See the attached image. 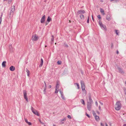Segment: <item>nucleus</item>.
Returning a JSON list of instances; mask_svg holds the SVG:
<instances>
[{"mask_svg":"<svg viewBox=\"0 0 126 126\" xmlns=\"http://www.w3.org/2000/svg\"><path fill=\"white\" fill-rule=\"evenodd\" d=\"M121 107V105L120 102L117 101L115 105V110H119Z\"/></svg>","mask_w":126,"mask_h":126,"instance_id":"1","label":"nucleus"},{"mask_svg":"<svg viewBox=\"0 0 126 126\" xmlns=\"http://www.w3.org/2000/svg\"><path fill=\"white\" fill-rule=\"evenodd\" d=\"M99 24L101 29L103 30L106 31L107 30L106 27V26L103 24L101 21L100 20L99 21Z\"/></svg>","mask_w":126,"mask_h":126,"instance_id":"2","label":"nucleus"},{"mask_svg":"<svg viewBox=\"0 0 126 126\" xmlns=\"http://www.w3.org/2000/svg\"><path fill=\"white\" fill-rule=\"evenodd\" d=\"M39 38L38 36L36 34L33 35L32 37V40L33 41H36Z\"/></svg>","mask_w":126,"mask_h":126,"instance_id":"3","label":"nucleus"},{"mask_svg":"<svg viewBox=\"0 0 126 126\" xmlns=\"http://www.w3.org/2000/svg\"><path fill=\"white\" fill-rule=\"evenodd\" d=\"M31 110L34 114L38 116H39V114L37 110L34 109L32 107L31 108Z\"/></svg>","mask_w":126,"mask_h":126,"instance_id":"4","label":"nucleus"},{"mask_svg":"<svg viewBox=\"0 0 126 126\" xmlns=\"http://www.w3.org/2000/svg\"><path fill=\"white\" fill-rule=\"evenodd\" d=\"M80 19H79V21L80 22H84L85 21L84 17L83 15L81 14L80 15Z\"/></svg>","mask_w":126,"mask_h":126,"instance_id":"5","label":"nucleus"},{"mask_svg":"<svg viewBox=\"0 0 126 126\" xmlns=\"http://www.w3.org/2000/svg\"><path fill=\"white\" fill-rule=\"evenodd\" d=\"M92 104V103H89L88 102L87 104V107L88 110L89 111H90L91 110Z\"/></svg>","mask_w":126,"mask_h":126,"instance_id":"6","label":"nucleus"},{"mask_svg":"<svg viewBox=\"0 0 126 126\" xmlns=\"http://www.w3.org/2000/svg\"><path fill=\"white\" fill-rule=\"evenodd\" d=\"M81 88L82 90H85V85L84 84V82L83 81H81Z\"/></svg>","mask_w":126,"mask_h":126,"instance_id":"7","label":"nucleus"},{"mask_svg":"<svg viewBox=\"0 0 126 126\" xmlns=\"http://www.w3.org/2000/svg\"><path fill=\"white\" fill-rule=\"evenodd\" d=\"M23 94L24 98L26 99V100L28 102V99L27 97V93L26 91L24 90L23 91Z\"/></svg>","mask_w":126,"mask_h":126,"instance_id":"8","label":"nucleus"},{"mask_svg":"<svg viewBox=\"0 0 126 126\" xmlns=\"http://www.w3.org/2000/svg\"><path fill=\"white\" fill-rule=\"evenodd\" d=\"M85 12L83 10H79L78 11V13L79 14H82L84 13Z\"/></svg>","mask_w":126,"mask_h":126,"instance_id":"9","label":"nucleus"},{"mask_svg":"<svg viewBox=\"0 0 126 126\" xmlns=\"http://www.w3.org/2000/svg\"><path fill=\"white\" fill-rule=\"evenodd\" d=\"M45 15L43 16L41 19V23H43L45 21Z\"/></svg>","mask_w":126,"mask_h":126,"instance_id":"10","label":"nucleus"},{"mask_svg":"<svg viewBox=\"0 0 126 126\" xmlns=\"http://www.w3.org/2000/svg\"><path fill=\"white\" fill-rule=\"evenodd\" d=\"M106 19L108 21H110L111 19L110 15H107L106 16Z\"/></svg>","mask_w":126,"mask_h":126,"instance_id":"11","label":"nucleus"},{"mask_svg":"<svg viewBox=\"0 0 126 126\" xmlns=\"http://www.w3.org/2000/svg\"><path fill=\"white\" fill-rule=\"evenodd\" d=\"M59 92L61 94V97L63 100H65V98L63 94V92L59 90Z\"/></svg>","mask_w":126,"mask_h":126,"instance_id":"12","label":"nucleus"},{"mask_svg":"<svg viewBox=\"0 0 126 126\" xmlns=\"http://www.w3.org/2000/svg\"><path fill=\"white\" fill-rule=\"evenodd\" d=\"M14 9L15 8H12V9L11 10L10 12V14L11 15L10 16V17H12L13 16V11L14 10Z\"/></svg>","mask_w":126,"mask_h":126,"instance_id":"13","label":"nucleus"},{"mask_svg":"<svg viewBox=\"0 0 126 126\" xmlns=\"http://www.w3.org/2000/svg\"><path fill=\"white\" fill-rule=\"evenodd\" d=\"M10 70L11 71H14L15 69V67L13 66H11L10 67Z\"/></svg>","mask_w":126,"mask_h":126,"instance_id":"14","label":"nucleus"},{"mask_svg":"<svg viewBox=\"0 0 126 126\" xmlns=\"http://www.w3.org/2000/svg\"><path fill=\"white\" fill-rule=\"evenodd\" d=\"M118 69L119 72L122 74H123L124 73V71L122 70V69L121 68L118 67Z\"/></svg>","mask_w":126,"mask_h":126,"instance_id":"15","label":"nucleus"},{"mask_svg":"<svg viewBox=\"0 0 126 126\" xmlns=\"http://www.w3.org/2000/svg\"><path fill=\"white\" fill-rule=\"evenodd\" d=\"M60 85V83L59 82H57L56 85V89H58L59 88Z\"/></svg>","mask_w":126,"mask_h":126,"instance_id":"16","label":"nucleus"},{"mask_svg":"<svg viewBox=\"0 0 126 126\" xmlns=\"http://www.w3.org/2000/svg\"><path fill=\"white\" fill-rule=\"evenodd\" d=\"M43 59L42 58H41V63L39 66V67H41L42 66L43 64Z\"/></svg>","mask_w":126,"mask_h":126,"instance_id":"17","label":"nucleus"},{"mask_svg":"<svg viewBox=\"0 0 126 126\" xmlns=\"http://www.w3.org/2000/svg\"><path fill=\"white\" fill-rule=\"evenodd\" d=\"M95 120L97 121H98L99 120V117L98 116H97L96 115H95Z\"/></svg>","mask_w":126,"mask_h":126,"instance_id":"18","label":"nucleus"},{"mask_svg":"<svg viewBox=\"0 0 126 126\" xmlns=\"http://www.w3.org/2000/svg\"><path fill=\"white\" fill-rule=\"evenodd\" d=\"M6 61H4L2 63V66L3 67H4L6 66Z\"/></svg>","mask_w":126,"mask_h":126,"instance_id":"19","label":"nucleus"},{"mask_svg":"<svg viewBox=\"0 0 126 126\" xmlns=\"http://www.w3.org/2000/svg\"><path fill=\"white\" fill-rule=\"evenodd\" d=\"M89 100L90 102H89V103H93V100L92 99H91V96H89Z\"/></svg>","mask_w":126,"mask_h":126,"instance_id":"20","label":"nucleus"},{"mask_svg":"<svg viewBox=\"0 0 126 126\" xmlns=\"http://www.w3.org/2000/svg\"><path fill=\"white\" fill-rule=\"evenodd\" d=\"M83 93V95L84 96H85L86 94V92L85 90H82Z\"/></svg>","mask_w":126,"mask_h":126,"instance_id":"21","label":"nucleus"},{"mask_svg":"<svg viewBox=\"0 0 126 126\" xmlns=\"http://www.w3.org/2000/svg\"><path fill=\"white\" fill-rule=\"evenodd\" d=\"M100 11L101 13H102V14L103 15H104L105 14L104 12V10L102 8H101L100 10Z\"/></svg>","mask_w":126,"mask_h":126,"instance_id":"22","label":"nucleus"},{"mask_svg":"<svg viewBox=\"0 0 126 126\" xmlns=\"http://www.w3.org/2000/svg\"><path fill=\"white\" fill-rule=\"evenodd\" d=\"M26 71L27 73L28 76V77H29L30 73L29 71L28 70V69L27 68H26Z\"/></svg>","mask_w":126,"mask_h":126,"instance_id":"23","label":"nucleus"},{"mask_svg":"<svg viewBox=\"0 0 126 126\" xmlns=\"http://www.w3.org/2000/svg\"><path fill=\"white\" fill-rule=\"evenodd\" d=\"M51 20V19L50 18L49 16H48L47 18V22H48V23Z\"/></svg>","mask_w":126,"mask_h":126,"instance_id":"24","label":"nucleus"},{"mask_svg":"<svg viewBox=\"0 0 126 126\" xmlns=\"http://www.w3.org/2000/svg\"><path fill=\"white\" fill-rule=\"evenodd\" d=\"M12 0H3L4 1H6L8 3H10L11 2Z\"/></svg>","mask_w":126,"mask_h":126,"instance_id":"25","label":"nucleus"},{"mask_svg":"<svg viewBox=\"0 0 126 126\" xmlns=\"http://www.w3.org/2000/svg\"><path fill=\"white\" fill-rule=\"evenodd\" d=\"M74 84L75 85H77L78 87V89H79V86L78 83H75Z\"/></svg>","mask_w":126,"mask_h":126,"instance_id":"26","label":"nucleus"},{"mask_svg":"<svg viewBox=\"0 0 126 126\" xmlns=\"http://www.w3.org/2000/svg\"><path fill=\"white\" fill-rule=\"evenodd\" d=\"M115 31L116 34L117 35H118L119 33V31L118 30H115Z\"/></svg>","mask_w":126,"mask_h":126,"instance_id":"27","label":"nucleus"},{"mask_svg":"<svg viewBox=\"0 0 126 126\" xmlns=\"http://www.w3.org/2000/svg\"><path fill=\"white\" fill-rule=\"evenodd\" d=\"M80 102L83 105H85L84 101L83 99H81L80 100Z\"/></svg>","mask_w":126,"mask_h":126,"instance_id":"28","label":"nucleus"},{"mask_svg":"<svg viewBox=\"0 0 126 126\" xmlns=\"http://www.w3.org/2000/svg\"><path fill=\"white\" fill-rule=\"evenodd\" d=\"M2 13H1V16L0 17V24H1V22L2 21Z\"/></svg>","mask_w":126,"mask_h":126,"instance_id":"29","label":"nucleus"},{"mask_svg":"<svg viewBox=\"0 0 126 126\" xmlns=\"http://www.w3.org/2000/svg\"><path fill=\"white\" fill-rule=\"evenodd\" d=\"M39 121L40 122V123H41L42 124L44 125V126H46L44 125V123L41 122V120L40 119H39Z\"/></svg>","mask_w":126,"mask_h":126,"instance_id":"30","label":"nucleus"},{"mask_svg":"<svg viewBox=\"0 0 126 126\" xmlns=\"http://www.w3.org/2000/svg\"><path fill=\"white\" fill-rule=\"evenodd\" d=\"M57 63L59 64H61L62 62L60 61H58L57 62Z\"/></svg>","mask_w":126,"mask_h":126,"instance_id":"31","label":"nucleus"},{"mask_svg":"<svg viewBox=\"0 0 126 126\" xmlns=\"http://www.w3.org/2000/svg\"><path fill=\"white\" fill-rule=\"evenodd\" d=\"M66 120V118H64L63 119L61 120V121L62 122V121H65Z\"/></svg>","mask_w":126,"mask_h":126,"instance_id":"32","label":"nucleus"},{"mask_svg":"<svg viewBox=\"0 0 126 126\" xmlns=\"http://www.w3.org/2000/svg\"><path fill=\"white\" fill-rule=\"evenodd\" d=\"M58 90H58V89H56L55 93H57L58 92Z\"/></svg>","mask_w":126,"mask_h":126,"instance_id":"33","label":"nucleus"},{"mask_svg":"<svg viewBox=\"0 0 126 126\" xmlns=\"http://www.w3.org/2000/svg\"><path fill=\"white\" fill-rule=\"evenodd\" d=\"M46 87L45 88L43 92H44V94H45L46 93Z\"/></svg>","mask_w":126,"mask_h":126,"instance_id":"34","label":"nucleus"},{"mask_svg":"<svg viewBox=\"0 0 126 126\" xmlns=\"http://www.w3.org/2000/svg\"><path fill=\"white\" fill-rule=\"evenodd\" d=\"M29 125H32V123L29 122H28L27 123Z\"/></svg>","mask_w":126,"mask_h":126,"instance_id":"35","label":"nucleus"},{"mask_svg":"<svg viewBox=\"0 0 126 126\" xmlns=\"http://www.w3.org/2000/svg\"><path fill=\"white\" fill-rule=\"evenodd\" d=\"M52 38H51V40L52 41H53L54 40L53 36V35H52Z\"/></svg>","mask_w":126,"mask_h":126,"instance_id":"36","label":"nucleus"},{"mask_svg":"<svg viewBox=\"0 0 126 126\" xmlns=\"http://www.w3.org/2000/svg\"><path fill=\"white\" fill-rule=\"evenodd\" d=\"M24 120L25 122L27 123L28 122L27 119L26 118H24Z\"/></svg>","mask_w":126,"mask_h":126,"instance_id":"37","label":"nucleus"},{"mask_svg":"<svg viewBox=\"0 0 126 126\" xmlns=\"http://www.w3.org/2000/svg\"><path fill=\"white\" fill-rule=\"evenodd\" d=\"M97 17L99 18V19H100L101 18V17H100V15H98L97 16Z\"/></svg>","mask_w":126,"mask_h":126,"instance_id":"38","label":"nucleus"},{"mask_svg":"<svg viewBox=\"0 0 126 126\" xmlns=\"http://www.w3.org/2000/svg\"><path fill=\"white\" fill-rule=\"evenodd\" d=\"M87 22L88 23H89V16H88V18L87 20Z\"/></svg>","mask_w":126,"mask_h":126,"instance_id":"39","label":"nucleus"},{"mask_svg":"<svg viewBox=\"0 0 126 126\" xmlns=\"http://www.w3.org/2000/svg\"><path fill=\"white\" fill-rule=\"evenodd\" d=\"M67 117L70 119H71V116L70 115H68L67 116Z\"/></svg>","mask_w":126,"mask_h":126,"instance_id":"40","label":"nucleus"},{"mask_svg":"<svg viewBox=\"0 0 126 126\" xmlns=\"http://www.w3.org/2000/svg\"><path fill=\"white\" fill-rule=\"evenodd\" d=\"M95 104L96 106H98V103L96 101L95 102Z\"/></svg>","mask_w":126,"mask_h":126,"instance_id":"41","label":"nucleus"},{"mask_svg":"<svg viewBox=\"0 0 126 126\" xmlns=\"http://www.w3.org/2000/svg\"><path fill=\"white\" fill-rule=\"evenodd\" d=\"M86 115L88 116V117L90 118V116L88 114H87V113H86Z\"/></svg>","mask_w":126,"mask_h":126,"instance_id":"42","label":"nucleus"},{"mask_svg":"<svg viewBox=\"0 0 126 126\" xmlns=\"http://www.w3.org/2000/svg\"><path fill=\"white\" fill-rule=\"evenodd\" d=\"M64 46L66 47H68V45L66 44H64Z\"/></svg>","mask_w":126,"mask_h":126,"instance_id":"43","label":"nucleus"},{"mask_svg":"<svg viewBox=\"0 0 126 126\" xmlns=\"http://www.w3.org/2000/svg\"><path fill=\"white\" fill-rule=\"evenodd\" d=\"M99 109L100 110H101V108L100 106L99 107Z\"/></svg>","mask_w":126,"mask_h":126,"instance_id":"44","label":"nucleus"},{"mask_svg":"<svg viewBox=\"0 0 126 126\" xmlns=\"http://www.w3.org/2000/svg\"><path fill=\"white\" fill-rule=\"evenodd\" d=\"M93 114L94 116L95 117V115H96V113L94 112H93Z\"/></svg>","mask_w":126,"mask_h":126,"instance_id":"45","label":"nucleus"},{"mask_svg":"<svg viewBox=\"0 0 126 126\" xmlns=\"http://www.w3.org/2000/svg\"><path fill=\"white\" fill-rule=\"evenodd\" d=\"M101 126H104V124L102 123H101Z\"/></svg>","mask_w":126,"mask_h":126,"instance_id":"46","label":"nucleus"},{"mask_svg":"<svg viewBox=\"0 0 126 126\" xmlns=\"http://www.w3.org/2000/svg\"><path fill=\"white\" fill-rule=\"evenodd\" d=\"M64 123V122H63V121H62V122H61V124H63Z\"/></svg>","mask_w":126,"mask_h":126,"instance_id":"47","label":"nucleus"},{"mask_svg":"<svg viewBox=\"0 0 126 126\" xmlns=\"http://www.w3.org/2000/svg\"><path fill=\"white\" fill-rule=\"evenodd\" d=\"M51 85H49L48 86V88H50L51 87Z\"/></svg>","mask_w":126,"mask_h":126,"instance_id":"48","label":"nucleus"},{"mask_svg":"<svg viewBox=\"0 0 126 126\" xmlns=\"http://www.w3.org/2000/svg\"><path fill=\"white\" fill-rule=\"evenodd\" d=\"M100 104H101V105H103V103L101 102H100Z\"/></svg>","mask_w":126,"mask_h":126,"instance_id":"49","label":"nucleus"},{"mask_svg":"<svg viewBox=\"0 0 126 126\" xmlns=\"http://www.w3.org/2000/svg\"><path fill=\"white\" fill-rule=\"evenodd\" d=\"M44 83H45V87H46V83H45V82H44Z\"/></svg>","mask_w":126,"mask_h":126,"instance_id":"50","label":"nucleus"},{"mask_svg":"<svg viewBox=\"0 0 126 126\" xmlns=\"http://www.w3.org/2000/svg\"><path fill=\"white\" fill-rule=\"evenodd\" d=\"M47 22V23H46V24H45L46 25H47V24L48 23V22Z\"/></svg>","mask_w":126,"mask_h":126,"instance_id":"51","label":"nucleus"},{"mask_svg":"<svg viewBox=\"0 0 126 126\" xmlns=\"http://www.w3.org/2000/svg\"><path fill=\"white\" fill-rule=\"evenodd\" d=\"M123 126H126V124H124L123 125Z\"/></svg>","mask_w":126,"mask_h":126,"instance_id":"52","label":"nucleus"},{"mask_svg":"<svg viewBox=\"0 0 126 126\" xmlns=\"http://www.w3.org/2000/svg\"><path fill=\"white\" fill-rule=\"evenodd\" d=\"M117 54H118V53H119V52H118V50L117 51Z\"/></svg>","mask_w":126,"mask_h":126,"instance_id":"53","label":"nucleus"},{"mask_svg":"<svg viewBox=\"0 0 126 126\" xmlns=\"http://www.w3.org/2000/svg\"><path fill=\"white\" fill-rule=\"evenodd\" d=\"M105 125L106 126H108L107 124L106 123H105Z\"/></svg>","mask_w":126,"mask_h":126,"instance_id":"54","label":"nucleus"},{"mask_svg":"<svg viewBox=\"0 0 126 126\" xmlns=\"http://www.w3.org/2000/svg\"><path fill=\"white\" fill-rule=\"evenodd\" d=\"M125 85H126V81L125 82Z\"/></svg>","mask_w":126,"mask_h":126,"instance_id":"55","label":"nucleus"},{"mask_svg":"<svg viewBox=\"0 0 126 126\" xmlns=\"http://www.w3.org/2000/svg\"><path fill=\"white\" fill-rule=\"evenodd\" d=\"M110 126H111V124L110 123Z\"/></svg>","mask_w":126,"mask_h":126,"instance_id":"56","label":"nucleus"},{"mask_svg":"<svg viewBox=\"0 0 126 126\" xmlns=\"http://www.w3.org/2000/svg\"><path fill=\"white\" fill-rule=\"evenodd\" d=\"M92 19L93 20V18L92 15Z\"/></svg>","mask_w":126,"mask_h":126,"instance_id":"57","label":"nucleus"},{"mask_svg":"<svg viewBox=\"0 0 126 126\" xmlns=\"http://www.w3.org/2000/svg\"><path fill=\"white\" fill-rule=\"evenodd\" d=\"M53 126H55V125H53Z\"/></svg>","mask_w":126,"mask_h":126,"instance_id":"58","label":"nucleus"},{"mask_svg":"<svg viewBox=\"0 0 126 126\" xmlns=\"http://www.w3.org/2000/svg\"><path fill=\"white\" fill-rule=\"evenodd\" d=\"M47 47V46H45V47Z\"/></svg>","mask_w":126,"mask_h":126,"instance_id":"59","label":"nucleus"}]
</instances>
